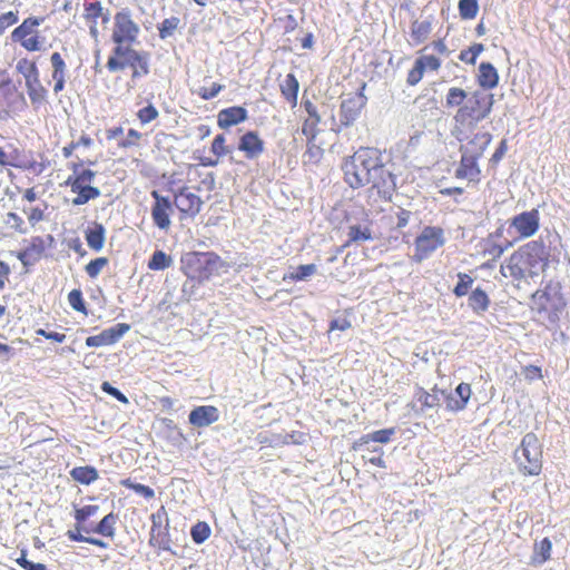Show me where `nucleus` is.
Masks as SVG:
<instances>
[{
    "instance_id": "b1692460",
    "label": "nucleus",
    "mask_w": 570,
    "mask_h": 570,
    "mask_svg": "<svg viewBox=\"0 0 570 570\" xmlns=\"http://www.w3.org/2000/svg\"><path fill=\"white\" fill-rule=\"evenodd\" d=\"M26 88L31 104L37 108L41 106L47 98L48 91L42 86L39 76L26 81Z\"/></svg>"
},
{
    "instance_id": "37998d69",
    "label": "nucleus",
    "mask_w": 570,
    "mask_h": 570,
    "mask_svg": "<svg viewBox=\"0 0 570 570\" xmlns=\"http://www.w3.org/2000/svg\"><path fill=\"white\" fill-rule=\"evenodd\" d=\"M317 272V267L315 264H306V265H299L295 272L291 273L288 276H284V281L287 278L292 281H306L308 277L314 275Z\"/></svg>"
},
{
    "instance_id": "a18cd8bd",
    "label": "nucleus",
    "mask_w": 570,
    "mask_h": 570,
    "mask_svg": "<svg viewBox=\"0 0 570 570\" xmlns=\"http://www.w3.org/2000/svg\"><path fill=\"white\" fill-rule=\"evenodd\" d=\"M210 528L206 522H197L191 527L190 535L195 543L200 544L205 542L210 535Z\"/></svg>"
},
{
    "instance_id": "680f3d73",
    "label": "nucleus",
    "mask_w": 570,
    "mask_h": 570,
    "mask_svg": "<svg viewBox=\"0 0 570 570\" xmlns=\"http://www.w3.org/2000/svg\"><path fill=\"white\" fill-rule=\"evenodd\" d=\"M200 284L202 283H198L197 279L187 278L184 282L183 287H181L183 298L185 301H189L190 297L195 294L198 285H200Z\"/></svg>"
},
{
    "instance_id": "ea45409f",
    "label": "nucleus",
    "mask_w": 570,
    "mask_h": 570,
    "mask_svg": "<svg viewBox=\"0 0 570 570\" xmlns=\"http://www.w3.org/2000/svg\"><path fill=\"white\" fill-rule=\"evenodd\" d=\"M16 69L23 76L26 81L39 76V69L36 62L29 61L26 58L18 60Z\"/></svg>"
},
{
    "instance_id": "c756f323",
    "label": "nucleus",
    "mask_w": 570,
    "mask_h": 570,
    "mask_svg": "<svg viewBox=\"0 0 570 570\" xmlns=\"http://www.w3.org/2000/svg\"><path fill=\"white\" fill-rule=\"evenodd\" d=\"M73 193L77 194V196L72 199V204L75 206H80L87 204L91 199H96L100 196V190L97 187L94 186H75L73 185Z\"/></svg>"
},
{
    "instance_id": "1a4fd4ad",
    "label": "nucleus",
    "mask_w": 570,
    "mask_h": 570,
    "mask_svg": "<svg viewBox=\"0 0 570 570\" xmlns=\"http://www.w3.org/2000/svg\"><path fill=\"white\" fill-rule=\"evenodd\" d=\"M115 28L111 36L116 45L132 43L139 35V26L134 22L131 12L128 8H124L115 14Z\"/></svg>"
},
{
    "instance_id": "39448f33",
    "label": "nucleus",
    "mask_w": 570,
    "mask_h": 570,
    "mask_svg": "<svg viewBox=\"0 0 570 570\" xmlns=\"http://www.w3.org/2000/svg\"><path fill=\"white\" fill-rule=\"evenodd\" d=\"M493 106V95L483 91H474L465 101V104L459 108L454 116V120L458 124L474 127L478 122L485 119Z\"/></svg>"
},
{
    "instance_id": "774afa93",
    "label": "nucleus",
    "mask_w": 570,
    "mask_h": 570,
    "mask_svg": "<svg viewBox=\"0 0 570 570\" xmlns=\"http://www.w3.org/2000/svg\"><path fill=\"white\" fill-rule=\"evenodd\" d=\"M416 62H421V66L423 67V70L426 68L431 70H438L440 68V60L434 56H424L419 59H416Z\"/></svg>"
},
{
    "instance_id": "c9c22d12",
    "label": "nucleus",
    "mask_w": 570,
    "mask_h": 570,
    "mask_svg": "<svg viewBox=\"0 0 570 570\" xmlns=\"http://www.w3.org/2000/svg\"><path fill=\"white\" fill-rule=\"evenodd\" d=\"M41 254L42 247L31 245L19 252L17 257L22 263V265L27 267L36 264L41 258Z\"/></svg>"
},
{
    "instance_id": "a211bd4d",
    "label": "nucleus",
    "mask_w": 570,
    "mask_h": 570,
    "mask_svg": "<svg viewBox=\"0 0 570 570\" xmlns=\"http://www.w3.org/2000/svg\"><path fill=\"white\" fill-rule=\"evenodd\" d=\"M238 149L244 151L248 159H253L264 151V141L255 131H247L240 137Z\"/></svg>"
},
{
    "instance_id": "58836bf2",
    "label": "nucleus",
    "mask_w": 570,
    "mask_h": 570,
    "mask_svg": "<svg viewBox=\"0 0 570 570\" xmlns=\"http://www.w3.org/2000/svg\"><path fill=\"white\" fill-rule=\"evenodd\" d=\"M459 13L464 20L474 19L479 11L478 0H460L459 1Z\"/></svg>"
},
{
    "instance_id": "c85d7f7f",
    "label": "nucleus",
    "mask_w": 570,
    "mask_h": 570,
    "mask_svg": "<svg viewBox=\"0 0 570 570\" xmlns=\"http://www.w3.org/2000/svg\"><path fill=\"white\" fill-rule=\"evenodd\" d=\"M70 476L85 485H89L98 479V471L91 465L76 466L70 471Z\"/></svg>"
},
{
    "instance_id": "f8f14e48",
    "label": "nucleus",
    "mask_w": 570,
    "mask_h": 570,
    "mask_svg": "<svg viewBox=\"0 0 570 570\" xmlns=\"http://www.w3.org/2000/svg\"><path fill=\"white\" fill-rule=\"evenodd\" d=\"M151 196L155 199L151 208L154 224L160 229H167L171 223L173 204L168 197L161 196L157 190H153Z\"/></svg>"
},
{
    "instance_id": "393cba45",
    "label": "nucleus",
    "mask_w": 570,
    "mask_h": 570,
    "mask_svg": "<svg viewBox=\"0 0 570 570\" xmlns=\"http://www.w3.org/2000/svg\"><path fill=\"white\" fill-rule=\"evenodd\" d=\"M43 21L42 18H36V17H29L17 27L12 33L11 39L12 41L17 42L19 40L24 39L26 37L32 36L37 33V28L41 24Z\"/></svg>"
},
{
    "instance_id": "e433bc0d",
    "label": "nucleus",
    "mask_w": 570,
    "mask_h": 570,
    "mask_svg": "<svg viewBox=\"0 0 570 570\" xmlns=\"http://www.w3.org/2000/svg\"><path fill=\"white\" fill-rule=\"evenodd\" d=\"M173 263V259L163 250H156L151 255L148 262V268L151 271H164L168 268Z\"/></svg>"
},
{
    "instance_id": "de8ad7c7",
    "label": "nucleus",
    "mask_w": 570,
    "mask_h": 570,
    "mask_svg": "<svg viewBox=\"0 0 570 570\" xmlns=\"http://www.w3.org/2000/svg\"><path fill=\"white\" fill-rule=\"evenodd\" d=\"M483 50H484V47H483L482 43H474L469 49L462 50L460 52L459 58H460L461 61H463L465 63L474 65L478 56Z\"/></svg>"
},
{
    "instance_id": "bf43d9fd",
    "label": "nucleus",
    "mask_w": 570,
    "mask_h": 570,
    "mask_svg": "<svg viewBox=\"0 0 570 570\" xmlns=\"http://www.w3.org/2000/svg\"><path fill=\"white\" fill-rule=\"evenodd\" d=\"M101 390L124 404L129 403L128 397L121 391L112 386L109 382H104L101 384Z\"/></svg>"
},
{
    "instance_id": "6e6552de",
    "label": "nucleus",
    "mask_w": 570,
    "mask_h": 570,
    "mask_svg": "<svg viewBox=\"0 0 570 570\" xmlns=\"http://www.w3.org/2000/svg\"><path fill=\"white\" fill-rule=\"evenodd\" d=\"M26 98L9 77L0 80V120H8L12 112L26 106Z\"/></svg>"
},
{
    "instance_id": "6ab92c4d",
    "label": "nucleus",
    "mask_w": 570,
    "mask_h": 570,
    "mask_svg": "<svg viewBox=\"0 0 570 570\" xmlns=\"http://www.w3.org/2000/svg\"><path fill=\"white\" fill-rule=\"evenodd\" d=\"M478 159V157L462 151L460 165L455 170V177L474 180L480 174Z\"/></svg>"
},
{
    "instance_id": "ddd939ff",
    "label": "nucleus",
    "mask_w": 570,
    "mask_h": 570,
    "mask_svg": "<svg viewBox=\"0 0 570 570\" xmlns=\"http://www.w3.org/2000/svg\"><path fill=\"white\" fill-rule=\"evenodd\" d=\"M219 420V410L213 405H199L194 407L188 421L195 428H206Z\"/></svg>"
},
{
    "instance_id": "e2e57ef3",
    "label": "nucleus",
    "mask_w": 570,
    "mask_h": 570,
    "mask_svg": "<svg viewBox=\"0 0 570 570\" xmlns=\"http://www.w3.org/2000/svg\"><path fill=\"white\" fill-rule=\"evenodd\" d=\"M141 138V134L136 129H129L127 137L118 142L121 148H129L137 145V141Z\"/></svg>"
},
{
    "instance_id": "cd10ccee",
    "label": "nucleus",
    "mask_w": 570,
    "mask_h": 570,
    "mask_svg": "<svg viewBox=\"0 0 570 570\" xmlns=\"http://www.w3.org/2000/svg\"><path fill=\"white\" fill-rule=\"evenodd\" d=\"M441 392L444 391L433 389L432 392H426L423 389H420L416 394V399L421 403V410L424 411L426 409H435L440 406L441 402L444 401V397L441 396Z\"/></svg>"
},
{
    "instance_id": "864d4df0",
    "label": "nucleus",
    "mask_w": 570,
    "mask_h": 570,
    "mask_svg": "<svg viewBox=\"0 0 570 570\" xmlns=\"http://www.w3.org/2000/svg\"><path fill=\"white\" fill-rule=\"evenodd\" d=\"M159 116L158 110L151 104L141 108L137 112V117L142 125L149 124Z\"/></svg>"
},
{
    "instance_id": "f704fd0d",
    "label": "nucleus",
    "mask_w": 570,
    "mask_h": 570,
    "mask_svg": "<svg viewBox=\"0 0 570 570\" xmlns=\"http://www.w3.org/2000/svg\"><path fill=\"white\" fill-rule=\"evenodd\" d=\"M129 330L130 325L127 323H118L115 326L104 330L102 333L106 337L107 345L117 343Z\"/></svg>"
},
{
    "instance_id": "f257e3e1",
    "label": "nucleus",
    "mask_w": 570,
    "mask_h": 570,
    "mask_svg": "<svg viewBox=\"0 0 570 570\" xmlns=\"http://www.w3.org/2000/svg\"><path fill=\"white\" fill-rule=\"evenodd\" d=\"M393 164L384 163L375 148H360L342 165L345 183L353 189L371 185L384 198H390L396 188Z\"/></svg>"
},
{
    "instance_id": "7c9ffc66",
    "label": "nucleus",
    "mask_w": 570,
    "mask_h": 570,
    "mask_svg": "<svg viewBox=\"0 0 570 570\" xmlns=\"http://www.w3.org/2000/svg\"><path fill=\"white\" fill-rule=\"evenodd\" d=\"M118 517L117 514L110 512L107 515H105L100 522L96 525L94 529L95 533H98L104 537L114 538L116 534V523H117Z\"/></svg>"
},
{
    "instance_id": "79ce46f5",
    "label": "nucleus",
    "mask_w": 570,
    "mask_h": 570,
    "mask_svg": "<svg viewBox=\"0 0 570 570\" xmlns=\"http://www.w3.org/2000/svg\"><path fill=\"white\" fill-rule=\"evenodd\" d=\"M473 283H474V278L471 277L469 274L459 273L458 274V284L453 288V294L456 297L465 296L469 293V291L471 289Z\"/></svg>"
},
{
    "instance_id": "473e14b6",
    "label": "nucleus",
    "mask_w": 570,
    "mask_h": 570,
    "mask_svg": "<svg viewBox=\"0 0 570 570\" xmlns=\"http://www.w3.org/2000/svg\"><path fill=\"white\" fill-rule=\"evenodd\" d=\"M432 30V24L429 20L413 21L411 26V37L413 41L419 45L424 42Z\"/></svg>"
},
{
    "instance_id": "0e129e2a",
    "label": "nucleus",
    "mask_w": 570,
    "mask_h": 570,
    "mask_svg": "<svg viewBox=\"0 0 570 570\" xmlns=\"http://www.w3.org/2000/svg\"><path fill=\"white\" fill-rule=\"evenodd\" d=\"M212 151L216 156H224L228 153V149L225 146V136L224 135H217L212 144Z\"/></svg>"
},
{
    "instance_id": "dca6fc26",
    "label": "nucleus",
    "mask_w": 570,
    "mask_h": 570,
    "mask_svg": "<svg viewBox=\"0 0 570 570\" xmlns=\"http://www.w3.org/2000/svg\"><path fill=\"white\" fill-rule=\"evenodd\" d=\"M175 205L181 213L195 216L200 212L203 200L198 195L188 191L187 188H181L175 195Z\"/></svg>"
},
{
    "instance_id": "4c0bfd02",
    "label": "nucleus",
    "mask_w": 570,
    "mask_h": 570,
    "mask_svg": "<svg viewBox=\"0 0 570 570\" xmlns=\"http://www.w3.org/2000/svg\"><path fill=\"white\" fill-rule=\"evenodd\" d=\"M551 549V541L548 538L542 539L535 544L533 562L544 563L550 558Z\"/></svg>"
},
{
    "instance_id": "69168bd1",
    "label": "nucleus",
    "mask_w": 570,
    "mask_h": 570,
    "mask_svg": "<svg viewBox=\"0 0 570 570\" xmlns=\"http://www.w3.org/2000/svg\"><path fill=\"white\" fill-rule=\"evenodd\" d=\"M20 45L28 51H38L40 50V42L37 33L26 37L22 40H19Z\"/></svg>"
},
{
    "instance_id": "a19ab883",
    "label": "nucleus",
    "mask_w": 570,
    "mask_h": 570,
    "mask_svg": "<svg viewBox=\"0 0 570 570\" xmlns=\"http://www.w3.org/2000/svg\"><path fill=\"white\" fill-rule=\"evenodd\" d=\"M466 92L458 87H452L449 89L446 94V107L453 108V107H462V104L468 100Z\"/></svg>"
},
{
    "instance_id": "5fc2aeb1",
    "label": "nucleus",
    "mask_w": 570,
    "mask_h": 570,
    "mask_svg": "<svg viewBox=\"0 0 570 570\" xmlns=\"http://www.w3.org/2000/svg\"><path fill=\"white\" fill-rule=\"evenodd\" d=\"M107 264L108 259L106 257H98L92 259L86 265V273L89 275V277L95 278Z\"/></svg>"
},
{
    "instance_id": "f03ea898",
    "label": "nucleus",
    "mask_w": 570,
    "mask_h": 570,
    "mask_svg": "<svg viewBox=\"0 0 570 570\" xmlns=\"http://www.w3.org/2000/svg\"><path fill=\"white\" fill-rule=\"evenodd\" d=\"M549 253L542 240H531L522 245L509 258L500 272L504 277L528 281L538 277L548 266Z\"/></svg>"
},
{
    "instance_id": "3c124183",
    "label": "nucleus",
    "mask_w": 570,
    "mask_h": 570,
    "mask_svg": "<svg viewBox=\"0 0 570 570\" xmlns=\"http://www.w3.org/2000/svg\"><path fill=\"white\" fill-rule=\"evenodd\" d=\"M79 166L78 164L72 166L73 174L76 175V184L79 183L80 186H90V183H92L96 177V173L91 169H82L79 171Z\"/></svg>"
},
{
    "instance_id": "bb28decb",
    "label": "nucleus",
    "mask_w": 570,
    "mask_h": 570,
    "mask_svg": "<svg viewBox=\"0 0 570 570\" xmlns=\"http://www.w3.org/2000/svg\"><path fill=\"white\" fill-rule=\"evenodd\" d=\"M83 18L95 24H97V19L100 18L102 24H107L110 21V12L105 10L99 1L90 2L85 4Z\"/></svg>"
},
{
    "instance_id": "2f4dec72",
    "label": "nucleus",
    "mask_w": 570,
    "mask_h": 570,
    "mask_svg": "<svg viewBox=\"0 0 570 570\" xmlns=\"http://www.w3.org/2000/svg\"><path fill=\"white\" fill-rule=\"evenodd\" d=\"M347 244L362 243L373 239L372 230L367 225L355 224L348 227Z\"/></svg>"
},
{
    "instance_id": "72a5a7b5",
    "label": "nucleus",
    "mask_w": 570,
    "mask_h": 570,
    "mask_svg": "<svg viewBox=\"0 0 570 570\" xmlns=\"http://www.w3.org/2000/svg\"><path fill=\"white\" fill-rule=\"evenodd\" d=\"M298 81L293 73H288L283 83L281 85V90L283 96L293 104H296L297 94H298Z\"/></svg>"
},
{
    "instance_id": "f3484780",
    "label": "nucleus",
    "mask_w": 570,
    "mask_h": 570,
    "mask_svg": "<svg viewBox=\"0 0 570 570\" xmlns=\"http://www.w3.org/2000/svg\"><path fill=\"white\" fill-rule=\"evenodd\" d=\"M247 117L248 112L244 107L233 106L218 112L217 122L220 128L227 129L245 121Z\"/></svg>"
},
{
    "instance_id": "052dcab7",
    "label": "nucleus",
    "mask_w": 570,
    "mask_h": 570,
    "mask_svg": "<svg viewBox=\"0 0 570 570\" xmlns=\"http://www.w3.org/2000/svg\"><path fill=\"white\" fill-rule=\"evenodd\" d=\"M423 73H424V70H423V67L421 66V62L415 61L414 67L409 71L407 79H406L407 83L410 86H415L422 79Z\"/></svg>"
},
{
    "instance_id": "13d9d810",
    "label": "nucleus",
    "mask_w": 570,
    "mask_h": 570,
    "mask_svg": "<svg viewBox=\"0 0 570 570\" xmlns=\"http://www.w3.org/2000/svg\"><path fill=\"white\" fill-rule=\"evenodd\" d=\"M224 89V86L217 82H214L210 88H200L198 91V95L204 100H210L214 99L222 90Z\"/></svg>"
},
{
    "instance_id": "aec40b11",
    "label": "nucleus",
    "mask_w": 570,
    "mask_h": 570,
    "mask_svg": "<svg viewBox=\"0 0 570 570\" xmlns=\"http://www.w3.org/2000/svg\"><path fill=\"white\" fill-rule=\"evenodd\" d=\"M394 434V428L374 431L372 433L362 435L357 441H355L353 449L355 451H362L364 446H367L371 443H387Z\"/></svg>"
},
{
    "instance_id": "603ef678",
    "label": "nucleus",
    "mask_w": 570,
    "mask_h": 570,
    "mask_svg": "<svg viewBox=\"0 0 570 570\" xmlns=\"http://www.w3.org/2000/svg\"><path fill=\"white\" fill-rule=\"evenodd\" d=\"M121 483L131 489L135 493L142 495L145 499H151L155 497V491L148 485L134 483L129 479L124 480Z\"/></svg>"
},
{
    "instance_id": "4be33fe9",
    "label": "nucleus",
    "mask_w": 570,
    "mask_h": 570,
    "mask_svg": "<svg viewBox=\"0 0 570 570\" xmlns=\"http://www.w3.org/2000/svg\"><path fill=\"white\" fill-rule=\"evenodd\" d=\"M491 139L492 136L489 132H478L465 146L461 147V151H465L480 158L491 142Z\"/></svg>"
},
{
    "instance_id": "8fccbe9b",
    "label": "nucleus",
    "mask_w": 570,
    "mask_h": 570,
    "mask_svg": "<svg viewBox=\"0 0 570 570\" xmlns=\"http://www.w3.org/2000/svg\"><path fill=\"white\" fill-rule=\"evenodd\" d=\"M68 303L75 311L87 314L86 304L80 289L75 288L68 294Z\"/></svg>"
},
{
    "instance_id": "7ed1b4c3",
    "label": "nucleus",
    "mask_w": 570,
    "mask_h": 570,
    "mask_svg": "<svg viewBox=\"0 0 570 570\" xmlns=\"http://www.w3.org/2000/svg\"><path fill=\"white\" fill-rule=\"evenodd\" d=\"M223 266L222 258L214 252H191L181 257L184 274L187 278L197 279L198 283H204L218 274Z\"/></svg>"
},
{
    "instance_id": "2eb2a0df",
    "label": "nucleus",
    "mask_w": 570,
    "mask_h": 570,
    "mask_svg": "<svg viewBox=\"0 0 570 570\" xmlns=\"http://www.w3.org/2000/svg\"><path fill=\"white\" fill-rule=\"evenodd\" d=\"M540 299L544 301L540 306H537V311L547 315L548 321L551 324H557L560 320V314L566 307L564 299L559 296L558 298H553L548 292H543L540 296Z\"/></svg>"
},
{
    "instance_id": "a878e982",
    "label": "nucleus",
    "mask_w": 570,
    "mask_h": 570,
    "mask_svg": "<svg viewBox=\"0 0 570 570\" xmlns=\"http://www.w3.org/2000/svg\"><path fill=\"white\" fill-rule=\"evenodd\" d=\"M490 303L488 294L480 287L474 288L468 298L469 307L478 315L487 312Z\"/></svg>"
},
{
    "instance_id": "6e6d98bb",
    "label": "nucleus",
    "mask_w": 570,
    "mask_h": 570,
    "mask_svg": "<svg viewBox=\"0 0 570 570\" xmlns=\"http://www.w3.org/2000/svg\"><path fill=\"white\" fill-rule=\"evenodd\" d=\"M16 562L24 570H48L43 563H35L27 559V550L22 549L20 557L16 559Z\"/></svg>"
},
{
    "instance_id": "0eeeda50",
    "label": "nucleus",
    "mask_w": 570,
    "mask_h": 570,
    "mask_svg": "<svg viewBox=\"0 0 570 570\" xmlns=\"http://www.w3.org/2000/svg\"><path fill=\"white\" fill-rule=\"evenodd\" d=\"M445 244L444 232L438 226H425L415 238L413 259L421 263Z\"/></svg>"
},
{
    "instance_id": "9d476101",
    "label": "nucleus",
    "mask_w": 570,
    "mask_h": 570,
    "mask_svg": "<svg viewBox=\"0 0 570 570\" xmlns=\"http://www.w3.org/2000/svg\"><path fill=\"white\" fill-rule=\"evenodd\" d=\"M540 226V213L533 208L522 212L510 219L509 233L514 230L519 238H528L533 236Z\"/></svg>"
},
{
    "instance_id": "5701e85b",
    "label": "nucleus",
    "mask_w": 570,
    "mask_h": 570,
    "mask_svg": "<svg viewBox=\"0 0 570 570\" xmlns=\"http://www.w3.org/2000/svg\"><path fill=\"white\" fill-rule=\"evenodd\" d=\"M479 85L484 89H492L498 86L499 75L494 66L490 62H481L478 75Z\"/></svg>"
},
{
    "instance_id": "9b49d317",
    "label": "nucleus",
    "mask_w": 570,
    "mask_h": 570,
    "mask_svg": "<svg viewBox=\"0 0 570 570\" xmlns=\"http://www.w3.org/2000/svg\"><path fill=\"white\" fill-rule=\"evenodd\" d=\"M367 98L362 91L348 95L341 102L340 121L341 126L350 127L358 118L361 110L365 107Z\"/></svg>"
},
{
    "instance_id": "c03bdc74",
    "label": "nucleus",
    "mask_w": 570,
    "mask_h": 570,
    "mask_svg": "<svg viewBox=\"0 0 570 570\" xmlns=\"http://www.w3.org/2000/svg\"><path fill=\"white\" fill-rule=\"evenodd\" d=\"M150 544L158 546L160 549L166 550V551L170 550L168 539L166 538V534L163 535L160 533V524L156 522L155 515H153Z\"/></svg>"
},
{
    "instance_id": "423d86ee",
    "label": "nucleus",
    "mask_w": 570,
    "mask_h": 570,
    "mask_svg": "<svg viewBox=\"0 0 570 570\" xmlns=\"http://www.w3.org/2000/svg\"><path fill=\"white\" fill-rule=\"evenodd\" d=\"M138 65L144 75L149 73L148 55L132 49L128 43L116 45L112 55L108 58L107 69L110 72L124 70L127 67Z\"/></svg>"
},
{
    "instance_id": "49530a36",
    "label": "nucleus",
    "mask_w": 570,
    "mask_h": 570,
    "mask_svg": "<svg viewBox=\"0 0 570 570\" xmlns=\"http://www.w3.org/2000/svg\"><path fill=\"white\" fill-rule=\"evenodd\" d=\"M180 20L178 17H170L165 19L158 27L160 39H167L171 37L175 30L178 28Z\"/></svg>"
},
{
    "instance_id": "4468645a",
    "label": "nucleus",
    "mask_w": 570,
    "mask_h": 570,
    "mask_svg": "<svg viewBox=\"0 0 570 570\" xmlns=\"http://www.w3.org/2000/svg\"><path fill=\"white\" fill-rule=\"evenodd\" d=\"M441 396L444 397L449 411H462L471 397V386L468 383H460L453 393L444 391L441 392Z\"/></svg>"
},
{
    "instance_id": "20e7f679",
    "label": "nucleus",
    "mask_w": 570,
    "mask_h": 570,
    "mask_svg": "<svg viewBox=\"0 0 570 570\" xmlns=\"http://www.w3.org/2000/svg\"><path fill=\"white\" fill-rule=\"evenodd\" d=\"M514 460L523 475H539L542 470V444L538 436L527 433L514 451Z\"/></svg>"
},
{
    "instance_id": "4d7b16f0",
    "label": "nucleus",
    "mask_w": 570,
    "mask_h": 570,
    "mask_svg": "<svg viewBox=\"0 0 570 570\" xmlns=\"http://www.w3.org/2000/svg\"><path fill=\"white\" fill-rule=\"evenodd\" d=\"M99 510L98 505H85L76 510L75 519L78 523H85L88 518L95 515Z\"/></svg>"
},
{
    "instance_id": "338daca9",
    "label": "nucleus",
    "mask_w": 570,
    "mask_h": 570,
    "mask_svg": "<svg viewBox=\"0 0 570 570\" xmlns=\"http://www.w3.org/2000/svg\"><path fill=\"white\" fill-rule=\"evenodd\" d=\"M18 21L17 13L9 11L0 16V35L3 33V31L14 24Z\"/></svg>"
},
{
    "instance_id": "09e8293b",
    "label": "nucleus",
    "mask_w": 570,
    "mask_h": 570,
    "mask_svg": "<svg viewBox=\"0 0 570 570\" xmlns=\"http://www.w3.org/2000/svg\"><path fill=\"white\" fill-rule=\"evenodd\" d=\"M50 62L52 66V78H62L66 77L67 66L59 52H53L50 57Z\"/></svg>"
},
{
    "instance_id": "412c9836",
    "label": "nucleus",
    "mask_w": 570,
    "mask_h": 570,
    "mask_svg": "<svg viewBox=\"0 0 570 570\" xmlns=\"http://www.w3.org/2000/svg\"><path fill=\"white\" fill-rule=\"evenodd\" d=\"M88 246L95 252L102 249L106 239V228L100 223H92L85 232Z\"/></svg>"
}]
</instances>
